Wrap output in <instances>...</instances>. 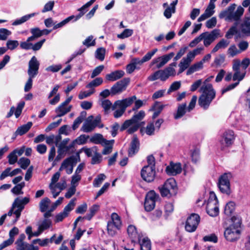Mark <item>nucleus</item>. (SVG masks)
<instances>
[{
	"mask_svg": "<svg viewBox=\"0 0 250 250\" xmlns=\"http://www.w3.org/2000/svg\"><path fill=\"white\" fill-rule=\"evenodd\" d=\"M111 220L107 225L108 234L113 237L116 235L118 230L120 229L122 222L120 216L116 213H113L111 215Z\"/></svg>",
	"mask_w": 250,
	"mask_h": 250,
	"instance_id": "nucleus-9",
	"label": "nucleus"
},
{
	"mask_svg": "<svg viewBox=\"0 0 250 250\" xmlns=\"http://www.w3.org/2000/svg\"><path fill=\"white\" fill-rule=\"evenodd\" d=\"M80 161V158L79 155L77 156H71L65 159L62 162L59 168V171L65 169L67 174H70L73 172L74 167Z\"/></svg>",
	"mask_w": 250,
	"mask_h": 250,
	"instance_id": "nucleus-13",
	"label": "nucleus"
},
{
	"mask_svg": "<svg viewBox=\"0 0 250 250\" xmlns=\"http://www.w3.org/2000/svg\"><path fill=\"white\" fill-rule=\"evenodd\" d=\"M40 62L35 56H33L28 62L27 74L29 76L35 77L38 74Z\"/></svg>",
	"mask_w": 250,
	"mask_h": 250,
	"instance_id": "nucleus-20",
	"label": "nucleus"
},
{
	"mask_svg": "<svg viewBox=\"0 0 250 250\" xmlns=\"http://www.w3.org/2000/svg\"><path fill=\"white\" fill-rule=\"evenodd\" d=\"M133 33V30L130 29H126L124 30V31L120 34L117 35V37L119 39H124L125 38H126L130 37Z\"/></svg>",
	"mask_w": 250,
	"mask_h": 250,
	"instance_id": "nucleus-54",
	"label": "nucleus"
},
{
	"mask_svg": "<svg viewBox=\"0 0 250 250\" xmlns=\"http://www.w3.org/2000/svg\"><path fill=\"white\" fill-rule=\"evenodd\" d=\"M62 120L61 119L58 120L57 122H54L50 124L45 128V131L48 132L53 129L57 127L61 123Z\"/></svg>",
	"mask_w": 250,
	"mask_h": 250,
	"instance_id": "nucleus-62",
	"label": "nucleus"
},
{
	"mask_svg": "<svg viewBox=\"0 0 250 250\" xmlns=\"http://www.w3.org/2000/svg\"><path fill=\"white\" fill-rule=\"evenodd\" d=\"M72 108L71 105H66L63 103H61L56 109L55 112L57 117H62L69 112Z\"/></svg>",
	"mask_w": 250,
	"mask_h": 250,
	"instance_id": "nucleus-25",
	"label": "nucleus"
},
{
	"mask_svg": "<svg viewBox=\"0 0 250 250\" xmlns=\"http://www.w3.org/2000/svg\"><path fill=\"white\" fill-rule=\"evenodd\" d=\"M190 155L192 161L194 163H197L200 158L199 150L197 149H194L191 151Z\"/></svg>",
	"mask_w": 250,
	"mask_h": 250,
	"instance_id": "nucleus-61",
	"label": "nucleus"
},
{
	"mask_svg": "<svg viewBox=\"0 0 250 250\" xmlns=\"http://www.w3.org/2000/svg\"><path fill=\"white\" fill-rule=\"evenodd\" d=\"M55 4V2L53 0H50L47 2L44 5L43 8L42 10V13H45L48 11H51Z\"/></svg>",
	"mask_w": 250,
	"mask_h": 250,
	"instance_id": "nucleus-58",
	"label": "nucleus"
},
{
	"mask_svg": "<svg viewBox=\"0 0 250 250\" xmlns=\"http://www.w3.org/2000/svg\"><path fill=\"white\" fill-rule=\"evenodd\" d=\"M203 67V65H202L201 62H196L188 68V71H187V75H189L194 72L202 69Z\"/></svg>",
	"mask_w": 250,
	"mask_h": 250,
	"instance_id": "nucleus-43",
	"label": "nucleus"
},
{
	"mask_svg": "<svg viewBox=\"0 0 250 250\" xmlns=\"http://www.w3.org/2000/svg\"><path fill=\"white\" fill-rule=\"evenodd\" d=\"M240 224V223L238 221L235 225L232 224L225 229L224 236L228 241L232 242L237 240L239 238Z\"/></svg>",
	"mask_w": 250,
	"mask_h": 250,
	"instance_id": "nucleus-10",
	"label": "nucleus"
},
{
	"mask_svg": "<svg viewBox=\"0 0 250 250\" xmlns=\"http://www.w3.org/2000/svg\"><path fill=\"white\" fill-rule=\"evenodd\" d=\"M37 15V13H33L28 15H25L22 17H21L20 19L16 20L13 23L12 25L14 26L18 25L20 24H21L26 21H27L28 20H29L31 18L33 17L35 15Z\"/></svg>",
	"mask_w": 250,
	"mask_h": 250,
	"instance_id": "nucleus-38",
	"label": "nucleus"
},
{
	"mask_svg": "<svg viewBox=\"0 0 250 250\" xmlns=\"http://www.w3.org/2000/svg\"><path fill=\"white\" fill-rule=\"evenodd\" d=\"M18 164L20 166L21 168L25 169L29 166L30 161L28 158L22 157L19 159Z\"/></svg>",
	"mask_w": 250,
	"mask_h": 250,
	"instance_id": "nucleus-49",
	"label": "nucleus"
},
{
	"mask_svg": "<svg viewBox=\"0 0 250 250\" xmlns=\"http://www.w3.org/2000/svg\"><path fill=\"white\" fill-rule=\"evenodd\" d=\"M76 198H73L70 200L69 203L65 207L63 211L57 214L55 217V222H59L62 221V220L66 217L70 212L74 208L75 206Z\"/></svg>",
	"mask_w": 250,
	"mask_h": 250,
	"instance_id": "nucleus-19",
	"label": "nucleus"
},
{
	"mask_svg": "<svg viewBox=\"0 0 250 250\" xmlns=\"http://www.w3.org/2000/svg\"><path fill=\"white\" fill-rule=\"evenodd\" d=\"M159 198L154 190L149 191L146 196V200L144 204L145 208L147 211L153 210L155 206V202Z\"/></svg>",
	"mask_w": 250,
	"mask_h": 250,
	"instance_id": "nucleus-16",
	"label": "nucleus"
},
{
	"mask_svg": "<svg viewBox=\"0 0 250 250\" xmlns=\"http://www.w3.org/2000/svg\"><path fill=\"white\" fill-rule=\"evenodd\" d=\"M178 3V0L173 1L164 11V15L167 18L169 19L171 17L172 13L175 12V6Z\"/></svg>",
	"mask_w": 250,
	"mask_h": 250,
	"instance_id": "nucleus-33",
	"label": "nucleus"
},
{
	"mask_svg": "<svg viewBox=\"0 0 250 250\" xmlns=\"http://www.w3.org/2000/svg\"><path fill=\"white\" fill-rule=\"evenodd\" d=\"M235 140L234 133L232 130H228L222 135L219 140V147L221 150H226L233 143Z\"/></svg>",
	"mask_w": 250,
	"mask_h": 250,
	"instance_id": "nucleus-8",
	"label": "nucleus"
},
{
	"mask_svg": "<svg viewBox=\"0 0 250 250\" xmlns=\"http://www.w3.org/2000/svg\"><path fill=\"white\" fill-rule=\"evenodd\" d=\"M163 197H170L175 195L177 191L176 183L173 178L167 180L162 187L159 188Z\"/></svg>",
	"mask_w": 250,
	"mask_h": 250,
	"instance_id": "nucleus-6",
	"label": "nucleus"
},
{
	"mask_svg": "<svg viewBox=\"0 0 250 250\" xmlns=\"http://www.w3.org/2000/svg\"><path fill=\"white\" fill-rule=\"evenodd\" d=\"M227 54L229 57L232 58L240 54V51L237 49L235 44H231L227 50Z\"/></svg>",
	"mask_w": 250,
	"mask_h": 250,
	"instance_id": "nucleus-44",
	"label": "nucleus"
},
{
	"mask_svg": "<svg viewBox=\"0 0 250 250\" xmlns=\"http://www.w3.org/2000/svg\"><path fill=\"white\" fill-rule=\"evenodd\" d=\"M241 32L246 36H250V18H246L241 25Z\"/></svg>",
	"mask_w": 250,
	"mask_h": 250,
	"instance_id": "nucleus-37",
	"label": "nucleus"
},
{
	"mask_svg": "<svg viewBox=\"0 0 250 250\" xmlns=\"http://www.w3.org/2000/svg\"><path fill=\"white\" fill-rule=\"evenodd\" d=\"M141 65V63L139 62V58H133L130 62L126 66V72L128 74H131L136 69H139L140 67L138 65Z\"/></svg>",
	"mask_w": 250,
	"mask_h": 250,
	"instance_id": "nucleus-29",
	"label": "nucleus"
},
{
	"mask_svg": "<svg viewBox=\"0 0 250 250\" xmlns=\"http://www.w3.org/2000/svg\"><path fill=\"white\" fill-rule=\"evenodd\" d=\"M51 225V221L48 219H45L39 226L41 231H43L48 229Z\"/></svg>",
	"mask_w": 250,
	"mask_h": 250,
	"instance_id": "nucleus-60",
	"label": "nucleus"
},
{
	"mask_svg": "<svg viewBox=\"0 0 250 250\" xmlns=\"http://www.w3.org/2000/svg\"><path fill=\"white\" fill-rule=\"evenodd\" d=\"M89 136L83 134L78 137L77 139L73 141L74 144L83 145L86 143Z\"/></svg>",
	"mask_w": 250,
	"mask_h": 250,
	"instance_id": "nucleus-53",
	"label": "nucleus"
},
{
	"mask_svg": "<svg viewBox=\"0 0 250 250\" xmlns=\"http://www.w3.org/2000/svg\"><path fill=\"white\" fill-rule=\"evenodd\" d=\"M11 34V32L5 28L0 29V40H6Z\"/></svg>",
	"mask_w": 250,
	"mask_h": 250,
	"instance_id": "nucleus-56",
	"label": "nucleus"
},
{
	"mask_svg": "<svg viewBox=\"0 0 250 250\" xmlns=\"http://www.w3.org/2000/svg\"><path fill=\"white\" fill-rule=\"evenodd\" d=\"M200 216L195 213L191 214L187 219L185 225L186 230L189 232L194 231L200 222Z\"/></svg>",
	"mask_w": 250,
	"mask_h": 250,
	"instance_id": "nucleus-15",
	"label": "nucleus"
},
{
	"mask_svg": "<svg viewBox=\"0 0 250 250\" xmlns=\"http://www.w3.org/2000/svg\"><path fill=\"white\" fill-rule=\"evenodd\" d=\"M146 134L148 135H152L154 134L155 127L153 123H150L147 124L145 128Z\"/></svg>",
	"mask_w": 250,
	"mask_h": 250,
	"instance_id": "nucleus-64",
	"label": "nucleus"
},
{
	"mask_svg": "<svg viewBox=\"0 0 250 250\" xmlns=\"http://www.w3.org/2000/svg\"><path fill=\"white\" fill-rule=\"evenodd\" d=\"M32 125V123L29 122L26 124L19 127L16 131L15 134L17 135L21 136L26 133L30 129Z\"/></svg>",
	"mask_w": 250,
	"mask_h": 250,
	"instance_id": "nucleus-36",
	"label": "nucleus"
},
{
	"mask_svg": "<svg viewBox=\"0 0 250 250\" xmlns=\"http://www.w3.org/2000/svg\"><path fill=\"white\" fill-rule=\"evenodd\" d=\"M145 116L144 111L141 110L138 113L135 114L131 119L125 121L122 125L120 130L123 131L126 129L132 123L138 124L139 121L142 120Z\"/></svg>",
	"mask_w": 250,
	"mask_h": 250,
	"instance_id": "nucleus-21",
	"label": "nucleus"
},
{
	"mask_svg": "<svg viewBox=\"0 0 250 250\" xmlns=\"http://www.w3.org/2000/svg\"><path fill=\"white\" fill-rule=\"evenodd\" d=\"M69 141V139L66 138L60 142L58 145V149L65 154L69 152L71 149L74 148L75 144L73 141L69 145H67Z\"/></svg>",
	"mask_w": 250,
	"mask_h": 250,
	"instance_id": "nucleus-26",
	"label": "nucleus"
},
{
	"mask_svg": "<svg viewBox=\"0 0 250 250\" xmlns=\"http://www.w3.org/2000/svg\"><path fill=\"white\" fill-rule=\"evenodd\" d=\"M12 206L13 208H17V209L14 211V214L16 216V218L14 222H16L20 217L21 212L23 209L24 207H23V205L21 204V198L19 197H17L15 199Z\"/></svg>",
	"mask_w": 250,
	"mask_h": 250,
	"instance_id": "nucleus-27",
	"label": "nucleus"
},
{
	"mask_svg": "<svg viewBox=\"0 0 250 250\" xmlns=\"http://www.w3.org/2000/svg\"><path fill=\"white\" fill-rule=\"evenodd\" d=\"M231 178V174L230 173H224L219 177L218 186L221 192L227 195L230 194V180Z\"/></svg>",
	"mask_w": 250,
	"mask_h": 250,
	"instance_id": "nucleus-12",
	"label": "nucleus"
},
{
	"mask_svg": "<svg viewBox=\"0 0 250 250\" xmlns=\"http://www.w3.org/2000/svg\"><path fill=\"white\" fill-rule=\"evenodd\" d=\"M206 211L208 214L212 217L218 215L219 208L217 197L214 192H210L209 198L208 201Z\"/></svg>",
	"mask_w": 250,
	"mask_h": 250,
	"instance_id": "nucleus-11",
	"label": "nucleus"
},
{
	"mask_svg": "<svg viewBox=\"0 0 250 250\" xmlns=\"http://www.w3.org/2000/svg\"><path fill=\"white\" fill-rule=\"evenodd\" d=\"M220 30L214 29L211 32H205L201 34L202 40H204V45L206 47L209 46L220 35Z\"/></svg>",
	"mask_w": 250,
	"mask_h": 250,
	"instance_id": "nucleus-14",
	"label": "nucleus"
},
{
	"mask_svg": "<svg viewBox=\"0 0 250 250\" xmlns=\"http://www.w3.org/2000/svg\"><path fill=\"white\" fill-rule=\"evenodd\" d=\"M55 237V235H54L50 238V239H44L42 240H41L40 239H37L33 241V243H38L41 246L44 247L47 246L49 242L52 243Z\"/></svg>",
	"mask_w": 250,
	"mask_h": 250,
	"instance_id": "nucleus-46",
	"label": "nucleus"
},
{
	"mask_svg": "<svg viewBox=\"0 0 250 250\" xmlns=\"http://www.w3.org/2000/svg\"><path fill=\"white\" fill-rule=\"evenodd\" d=\"M236 5L234 3L230 4L225 10L220 12L219 17L220 19L225 18L227 21H238L243 15L244 9L241 6L237 7L234 11Z\"/></svg>",
	"mask_w": 250,
	"mask_h": 250,
	"instance_id": "nucleus-2",
	"label": "nucleus"
},
{
	"mask_svg": "<svg viewBox=\"0 0 250 250\" xmlns=\"http://www.w3.org/2000/svg\"><path fill=\"white\" fill-rule=\"evenodd\" d=\"M166 171L168 175H176L182 171V167L180 163H173L171 162L170 165L166 167Z\"/></svg>",
	"mask_w": 250,
	"mask_h": 250,
	"instance_id": "nucleus-23",
	"label": "nucleus"
},
{
	"mask_svg": "<svg viewBox=\"0 0 250 250\" xmlns=\"http://www.w3.org/2000/svg\"><path fill=\"white\" fill-rule=\"evenodd\" d=\"M186 104H183L179 105L176 114L174 116L175 119H178L183 117L186 113Z\"/></svg>",
	"mask_w": 250,
	"mask_h": 250,
	"instance_id": "nucleus-41",
	"label": "nucleus"
},
{
	"mask_svg": "<svg viewBox=\"0 0 250 250\" xmlns=\"http://www.w3.org/2000/svg\"><path fill=\"white\" fill-rule=\"evenodd\" d=\"M101 122V116L98 115L95 119L92 115L89 116L83 125L81 129L84 132H90L97 126L100 128L103 127V125H100Z\"/></svg>",
	"mask_w": 250,
	"mask_h": 250,
	"instance_id": "nucleus-7",
	"label": "nucleus"
},
{
	"mask_svg": "<svg viewBox=\"0 0 250 250\" xmlns=\"http://www.w3.org/2000/svg\"><path fill=\"white\" fill-rule=\"evenodd\" d=\"M235 204L233 202L227 203L225 207L224 212L227 215H230L234 210Z\"/></svg>",
	"mask_w": 250,
	"mask_h": 250,
	"instance_id": "nucleus-50",
	"label": "nucleus"
},
{
	"mask_svg": "<svg viewBox=\"0 0 250 250\" xmlns=\"http://www.w3.org/2000/svg\"><path fill=\"white\" fill-rule=\"evenodd\" d=\"M174 56V53L171 52L153 60L151 62V64H156V68L158 69L161 68L170 60Z\"/></svg>",
	"mask_w": 250,
	"mask_h": 250,
	"instance_id": "nucleus-22",
	"label": "nucleus"
},
{
	"mask_svg": "<svg viewBox=\"0 0 250 250\" xmlns=\"http://www.w3.org/2000/svg\"><path fill=\"white\" fill-rule=\"evenodd\" d=\"M136 99L135 96L116 101L112 105V109L115 110L114 112V117L116 118L122 116L125 112L126 108L130 106Z\"/></svg>",
	"mask_w": 250,
	"mask_h": 250,
	"instance_id": "nucleus-3",
	"label": "nucleus"
},
{
	"mask_svg": "<svg viewBox=\"0 0 250 250\" xmlns=\"http://www.w3.org/2000/svg\"><path fill=\"white\" fill-rule=\"evenodd\" d=\"M155 168L148 166H144L141 170V175L144 180L147 182H151L155 177Z\"/></svg>",
	"mask_w": 250,
	"mask_h": 250,
	"instance_id": "nucleus-18",
	"label": "nucleus"
},
{
	"mask_svg": "<svg viewBox=\"0 0 250 250\" xmlns=\"http://www.w3.org/2000/svg\"><path fill=\"white\" fill-rule=\"evenodd\" d=\"M192 60H193L188 54L186 57L183 58L179 64V66L180 67L179 73L183 72L187 69L189 67Z\"/></svg>",
	"mask_w": 250,
	"mask_h": 250,
	"instance_id": "nucleus-32",
	"label": "nucleus"
},
{
	"mask_svg": "<svg viewBox=\"0 0 250 250\" xmlns=\"http://www.w3.org/2000/svg\"><path fill=\"white\" fill-rule=\"evenodd\" d=\"M229 43V42L225 39L220 40L212 49L211 53H215L220 49H224L226 48Z\"/></svg>",
	"mask_w": 250,
	"mask_h": 250,
	"instance_id": "nucleus-40",
	"label": "nucleus"
},
{
	"mask_svg": "<svg viewBox=\"0 0 250 250\" xmlns=\"http://www.w3.org/2000/svg\"><path fill=\"white\" fill-rule=\"evenodd\" d=\"M105 178L106 176L104 174L98 175L93 181V186L95 187H99Z\"/></svg>",
	"mask_w": 250,
	"mask_h": 250,
	"instance_id": "nucleus-55",
	"label": "nucleus"
},
{
	"mask_svg": "<svg viewBox=\"0 0 250 250\" xmlns=\"http://www.w3.org/2000/svg\"><path fill=\"white\" fill-rule=\"evenodd\" d=\"M204 50V48L203 47H200L194 49L192 51L189 52L188 53V55H189L192 60H193L196 55L201 54Z\"/></svg>",
	"mask_w": 250,
	"mask_h": 250,
	"instance_id": "nucleus-57",
	"label": "nucleus"
},
{
	"mask_svg": "<svg viewBox=\"0 0 250 250\" xmlns=\"http://www.w3.org/2000/svg\"><path fill=\"white\" fill-rule=\"evenodd\" d=\"M96 0H90L89 1L87 2L84 5H83L82 7L79 8L78 11H80V13L77 16H75L74 15H72L69 16L57 24H56V22H55L54 26H53V29L55 30L63 27L74 19V21H77L84 14L86 11V9L90 6L94 2H95Z\"/></svg>",
	"mask_w": 250,
	"mask_h": 250,
	"instance_id": "nucleus-5",
	"label": "nucleus"
},
{
	"mask_svg": "<svg viewBox=\"0 0 250 250\" xmlns=\"http://www.w3.org/2000/svg\"><path fill=\"white\" fill-rule=\"evenodd\" d=\"M158 49L157 48H155L153 49L152 51L148 52L140 60L139 59V62L142 64L143 63L149 61L152 56L157 52Z\"/></svg>",
	"mask_w": 250,
	"mask_h": 250,
	"instance_id": "nucleus-45",
	"label": "nucleus"
},
{
	"mask_svg": "<svg viewBox=\"0 0 250 250\" xmlns=\"http://www.w3.org/2000/svg\"><path fill=\"white\" fill-rule=\"evenodd\" d=\"M181 86L180 81H175L172 83L167 90V94H170L171 92L178 90Z\"/></svg>",
	"mask_w": 250,
	"mask_h": 250,
	"instance_id": "nucleus-48",
	"label": "nucleus"
},
{
	"mask_svg": "<svg viewBox=\"0 0 250 250\" xmlns=\"http://www.w3.org/2000/svg\"><path fill=\"white\" fill-rule=\"evenodd\" d=\"M99 206L97 205H93L89 208V213H87L86 216H85V219L90 220L92 217L94 215L95 213L99 210Z\"/></svg>",
	"mask_w": 250,
	"mask_h": 250,
	"instance_id": "nucleus-47",
	"label": "nucleus"
},
{
	"mask_svg": "<svg viewBox=\"0 0 250 250\" xmlns=\"http://www.w3.org/2000/svg\"><path fill=\"white\" fill-rule=\"evenodd\" d=\"M127 233L128 234L131 239L132 243H137V241L140 238H142V235L139 233L137 230L135 226L130 225L127 228Z\"/></svg>",
	"mask_w": 250,
	"mask_h": 250,
	"instance_id": "nucleus-24",
	"label": "nucleus"
},
{
	"mask_svg": "<svg viewBox=\"0 0 250 250\" xmlns=\"http://www.w3.org/2000/svg\"><path fill=\"white\" fill-rule=\"evenodd\" d=\"M137 242L139 243L141 250H151V243L148 238H140Z\"/></svg>",
	"mask_w": 250,
	"mask_h": 250,
	"instance_id": "nucleus-34",
	"label": "nucleus"
},
{
	"mask_svg": "<svg viewBox=\"0 0 250 250\" xmlns=\"http://www.w3.org/2000/svg\"><path fill=\"white\" fill-rule=\"evenodd\" d=\"M105 50L103 47L98 48L95 52V57L103 61L104 59Z\"/></svg>",
	"mask_w": 250,
	"mask_h": 250,
	"instance_id": "nucleus-52",
	"label": "nucleus"
},
{
	"mask_svg": "<svg viewBox=\"0 0 250 250\" xmlns=\"http://www.w3.org/2000/svg\"><path fill=\"white\" fill-rule=\"evenodd\" d=\"M50 203L51 201L48 198L45 197L43 198L39 203L40 211L42 212L46 211L48 209Z\"/></svg>",
	"mask_w": 250,
	"mask_h": 250,
	"instance_id": "nucleus-39",
	"label": "nucleus"
},
{
	"mask_svg": "<svg viewBox=\"0 0 250 250\" xmlns=\"http://www.w3.org/2000/svg\"><path fill=\"white\" fill-rule=\"evenodd\" d=\"M103 83V80L102 78L99 77L95 79L88 84L86 85V87L87 88L94 89V87H97L102 84Z\"/></svg>",
	"mask_w": 250,
	"mask_h": 250,
	"instance_id": "nucleus-42",
	"label": "nucleus"
},
{
	"mask_svg": "<svg viewBox=\"0 0 250 250\" xmlns=\"http://www.w3.org/2000/svg\"><path fill=\"white\" fill-rule=\"evenodd\" d=\"M176 71L174 68L167 67L164 69L159 70L149 75L147 80L149 81H154L160 80L162 82L166 81L170 77L174 76Z\"/></svg>",
	"mask_w": 250,
	"mask_h": 250,
	"instance_id": "nucleus-4",
	"label": "nucleus"
},
{
	"mask_svg": "<svg viewBox=\"0 0 250 250\" xmlns=\"http://www.w3.org/2000/svg\"><path fill=\"white\" fill-rule=\"evenodd\" d=\"M215 5L208 4L207 8L205 10V12L202 14L198 19V21L200 22L205 20L208 18L211 17L214 13V9Z\"/></svg>",
	"mask_w": 250,
	"mask_h": 250,
	"instance_id": "nucleus-31",
	"label": "nucleus"
},
{
	"mask_svg": "<svg viewBox=\"0 0 250 250\" xmlns=\"http://www.w3.org/2000/svg\"><path fill=\"white\" fill-rule=\"evenodd\" d=\"M200 92L202 94L199 98L198 104L201 107L207 109L215 97V91L212 84L205 83L201 86Z\"/></svg>",
	"mask_w": 250,
	"mask_h": 250,
	"instance_id": "nucleus-1",
	"label": "nucleus"
},
{
	"mask_svg": "<svg viewBox=\"0 0 250 250\" xmlns=\"http://www.w3.org/2000/svg\"><path fill=\"white\" fill-rule=\"evenodd\" d=\"M101 105L105 112L108 111L111 107L112 108V103L108 100H103L101 101Z\"/></svg>",
	"mask_w": 250,
	"mask_h": 250,
	"instance_id": "nucleus-63",
	"label": "nucleus"
},
{
	"mask_svg": "<svg viewBox=\"0 0 250 250\" xmlns=\"http://www.w3.org/2000/svg\"><path fill=\"white\" fill-rule=\"evenodd\" d=\"M25 186V183L24 182H21L20 184H17L12 189L11 191L14 194L16 195H18L20 194H22L23 192L21 191V189Z\"/></svg>",
	"mask_w": 250,
	"mask_h": 250,
	"instance_id": "nucleus-51",
	"label": "nucleus"
},
{
	"mask_svg": "<svg viewBox=\"0 0 250 250\" xmlns=\"http://www.w3.org/2000/svg\"><path fill=\"white\" fill-rule=\"evenodd\" d=\"M94 92V89H90V90L88 91H81L78 95V98L79 99L82 100L90 96Z\"/></svg>",
	"mask_w": 250,
	"mask_h": 250,
	"instance_id": "nucleus-59",
	"label": "nucleus"
},
{
	"mask_svg": "<svg viewBox=\"0 0 250 250\" xmlns=\"http://www.w3.org/2000/svg\"><path fill=\"white\" fill-rule=\"evenodd\" d=\"M90 140L95 144L106 145L108 143V141L105 140L101 134H95L91 137Z\"/></svg>",
	"mask_w": 250,
	"mask_h": 250,
	"instance_id": "nucleus-35",
	"label": "nucleus"
},
{
	"mask_svg": "<svg viewBox=\"0 0 250 250\" xmlns=\"http://www.w3.org/2000/svg\"><path fill=\"white\" fill-rule=\"evenodd\" d=\"M125 75V72L123 70H116L105 76L106 79L110 82H113L118 80L122 78Z\"/></svg>",
	"mask_w": 250,
	"mask_h": 250,
	"instance_id": "nucleus-30",
	"label": "nucleus"
},
{
	"mask_svg": "<svg viewBox=\"0 0 250 250\" xmlns=\"http://www.w3.org/2000/svg\"><path fill=\"white\" fill-rule=\"evenodd\" d=\"M129 82V78H124L117 82L111 88V93L116 95L122 93L126 89Z\"/></svg>",
	"mask_w": 250,
	"mask_h": 250,
	"instance_id": "nucleus-17",
	"label": "nucleus"
},
{
	"mask_svg": "<svg viewBox=\"0 0 250 250\" xmlns=\"http://www.w3.org/2000/svg\"><path fill=\"white\" fill-rule=\"evenodd\" d=\"M140 143L136 136H134L130 143V146L128 149V155L132 156L136 153L139 149Z\"/></svg>",
	"mask_w": 250,
	"mask_h": 250,
	"instance_id": "nucleus-28",
	"label": "nucleus"
}]
</instances>
